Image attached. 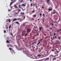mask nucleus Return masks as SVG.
Listing matches in <instances>:
<instances>
[{"label":"nucleus","mask_w":61,"mask_h":61,"mask_svg":"<svg viewBox=\"0 0 61 61\" xmlns=\"http://www.w3.org/2000/svg\"><path fill=\"white\" fill-rule=\"evenodd\" d=\"M54 36H56V33H54Z\"/></svg>","instance_id":"nucleus-47"},{"label":"nucleus","mask_w":61,"mask_h":61,"mask_svg":"<svg viewBox=\"0 0 61 61\" xmlns=\"http://www.w3.org/2000/svg\"><path fill=\"white\" fill-rule=\"evenodd\" d=\"M32 1V0H30V1L31 2V1Z\"/></svg>","instance_id":"nucleus-61"},{"label":"nucleus","mask_w":61,"mask_h":61,"mask_svg":"<svg viewBox=\"0 0 61 61\" xmlns=\"http://www.w3.org/2000/svg\"><path fill=\"white\" fill-rule=\"evenodd\" d=\"M43 34H44V36H46V34H44V33H43Z\"/></svg>","instance_id":"nucleus-32"},{"label":"nucleus","mask_w":61,"mask_h":61,"mask_svg":"<svg viewBox=\"0 0 61 61\" xmlns=\"http://www.w3.org/2000/svg\"><path fill=\"white\" fill-rule=\"evenodd\" d=\"M40 41H41V42H42V39H41L40 40Z\"/></svg>","instance_id":"nucleus-48"},{"label":"nucleus","mask_w":61,"mask_h":61,"mask_svg":"<svg viewBox=\"0 0 61 61\" xmlns=\"http://www.w3.org/2000/svg\"><path fill=\"white\" fill-rule=\"evenodd\" d=\"M40 20L39 19H38V21H39Z\"/></svg>","instance_id":"nucleus-64"},{"label":"nucleus","mask_w":61,"mask_h":61,"mask_svg":"<svg viewBox=\"0 0 61 61\" xmlns=\"http://www.w3.org/2000/svg\"><path fill=\"white\" fill-rule=\"evenodd\" d=\"M21 5V6H25V5L24 4H22V5Z\"/></svg>","instance_id":"nucleus-5"},{"label":"nucleus","mask_w":61,"mask_h":61,"mask_svg":"<svg viewBox=\"0 0 61 61\" xmlns=\"http://www.w3.org/2000/svg\"><path fill=\"white\" fill-rule=\"evenodd\" d=\"M16 23V24H18V25H20V24L19 23H18V22H15Z\"/></svg>","instance_id":"nucleus-12"},{"label":"nucleus","mask_w":61,"mask_h":61,"mask_svg":"<svg viewBox=\"0 0 61 61\" xmlns=\"http://www.w3.org/2000/svg\"><path fill=\"white\" fill-rule=\"evenodd\" d=\"M43 15L44 17H45V15L44 14H43Z\"/></svg>","instance_id":"nucleus-30"},{"label":"nucleus","mask_w":61,"mask_h":61,"mask_svg":"<svg viewBox=\"0 0 61 61\" xmlns=\"http://www.w3.org/2000/svg\"><path fill=\"white\" fill-rule=\"evenodd\" d=\"M31 7L32 6V4L31 3Z\"/></svg>","instance_id":"nucleus-44"},{"label":"nucleus","mask_w":61,"mask_h":61,"mask_svg":"<svg viewBox=\"0 0 61 61\" xmlns=\"http://www.w3.org/2000/svg\"><path fill=\"white\" fill-rule=\"evenodd\" d=\"M48 59H49V58H46V59L45 60H47Z\"/></svg>","instance_id":"nucleus-24"},{"label":"nucleus","mask_w":61,"mask_h":61,"mask_svg":"<svg viewBox=\"0 0 61 61\" xmlns=\"http://www.w3.org/2000/svg\"><path fill=\"white\" fill-rule=\"evenodd\" d=\"M40 43V41H38V42L37 44V45H38Z\"/></svg>","instance_id":"nucleus-13"},{"label":"nucleus","mask_w":61,"mask_h":61,"mask_svg":"<svg viewBox=\"0 0 61 61\" xmlns=\"http://www.w3.org/2000/svg\"><path fill=\"white\" fill-rule=\"evenodd\" d=\"M17 20V19H14L13 20V21H15L16 20Z\"/></svg>","instance_id":"nucleus-18"},{"label":"nucleus","mask_w":61,"mask_h":61,"mask_svg":"<svg viewBox=\"0 0 61 61\" xmlns=\"http://www.w3.org/2000/svg\"><path fill=\"white\" fill-rule=\"evenodd\" d=\"M25 40L24 39L23 40V41H24V42H25Z\"/></svg>","instance_id":"nucleus-52"},{"label":"nucleus","mask_w":61,"mask_h":61,"mask_svg":"<svg viewBox=\"0 0 61 61\" xmlns=\"http://www.w3.org/2000/svg\"><path fill=\"white\" fill-rule=\"evenodd\" d=\"M19 12H20L19 11H18V12H17V13L18 14V13H19Z\"/></svg>","instance_id":"nucleus-57"},{"label":"nucleus","mask_w":61,"mask_h":61,"mask_svg":"<svg viewBox=\"0 0 61 61\" xmlns=\"http://www.w3.org/2000/svg\"><path fill=\"white\" fill-rule=\"evenodd\" d=\"M42 8L43 9H44V7L43 6H42Z\"/></svg>","instance_id":"nucleus-51"},{"label":"nucleus","mask_w":61,"mask_h":61,"mask_svg":"<svg viewBox=\"0 0 61 61\" xmlns=\"http://www.w3.org/2000/svg\"><path fill=\"white\" fill-rule=\"evenodd\" d=\"M53 14H56V12H53Z\"/></svg>","instance_id":"nucleus-49"},{"label":"nucleus","mask_w":61,"mask_h":61,"mask_svg":"<svg viewBox=\"0 0 61 61\" xmlns=\"http://www.w3.org/2000/svg\"><path fill=\"white\" fill-rule=\"evenodd\" d=\"M42 30V28H41V27H40L39 28V30L40 31H41Z\"/></svg>","instance_id":"nucleus-14"},{"label":"nucleus","mask_w":61,"mask_h":61,"mask_svg":"<svg viewBox=\"0 0 61 61\" xmlns=\"http://www.w3.org/2000/svg\"><path fill=\"white\" fill-rule=\"evenodd\" d=\"M61 31V29H60V30H57V33H58V32H60V31Z\"/></svg>","instance_id":"nucleus-10"},{"label":"nucleus","mask_w":61,"mask_h":61,"mask_svg":"<svg viewBox=\"0 0 61 61\" xmlns=\"http://www.w3.org/2000/svg\"><path fill=\"white\" fill-rule=\"evenodd\" d=\"M50 0H47V4H48V5H49V1H50Z\"/></svg>","instance_id":"nucleus-4"},{"label":"nucleus","mask_w":61,"mask_h":61,"mask_svg":"<svg viewBox=\"0 0 61 61\" xmlns=\"http://www.w3.org/2000/svg\"><path fill=\"white\" fill-rule=\"evenodd\" d=\"M38 56H41V55H38Z\"/></svg>","instance_id":"nucleus-39"},{"label":"nucleus","mask_w":61,"mask_h":61,"mask_svg":"<svg viewBox=\"0 0 61 61\" xmlns=\"http://www.w3.org/2000/svg\"><path fill=\"white\" fill-rule=\"evenodd\" d=\"M56 57H55L53 58L52 60L53 61H54L55 60H56Z\"/></svg>","instance_id":"nucleus-6"},{"label":"nucleus","mask_w":61,"mask_h":61,"mask_svg":"<svg viewBox=\"0 0 61 61\" xmlns=\"http://www.w3.org/2000/svg\"><path fill=\"white\" fill-rule=\"evenodd\" d=\"M8 21H9V23H10V22H11V20L9 19L8 20Z\"/></svg>","instance_id":"nucleus-26"},{"label":"nucleus","mask_w":61,"mask_h":61,"mask_svg":"<svg viewBox=\"0 0 61 61\" xmlns=\"http://www.w3.org/2000/svg\"><path fill=\"white\" fill-rule=\"evenodd\" d=\"M25 16H24V19H25Z\"/></svg>","instance_id":"nucleus-45"},{"label":"nucleus","mask_w":61,"mask_h":61,"mask_svg":"<svg viewBox=\"0 0 61 61\" xmlns=\"http://www.w3.org/2000/svg\"><path fill=\"white\" fill-rule=\"evenodd\" d=\"M49 11H52V9L51 8V9H48Z\"/></svg>","instance_id":"nucleus-8"},{"label":"nucleus","mask_w":61,"mask_h":61,"mask_svg":"<svg viewBox=\"0 0 61 61\" xmlns=\"http://www.w3.org/2000/svg\"><path fill=\"white\" fill-rule=\"evenodd\" d=\"M26 9L25 8V9H24V10H23V9L22 8V10L23 11H25V10Z\"/></svg>","instance_id":"nucleus-28"},{"label":"nucleus","mask_w":61,"mask_h":61,"mask_svg":"<svg viewBox=\"0 0 61 61\" xmlns=\"http://www.w3.org/2000/svg\"><path fill=\"white\" fill-rule=\"evenodd\" d=\"M40 16H41V15H42V14H41V13H40Z\"/></svg>","instance_id":"nucleus-35"},{"label":"nucleus","mask_w":61,"mask_h":61,"mask_svg":"<svg viewBox=\"0 0 61 61\" xmlns=\"http://www.w3.org/2000/svg\"><path fill=\"white\" fill-rule=\"evenodd\" d=\"M9 49H10V50H11V51H12H12H13V50L12 49H11V48H9Z\"/></svg>","instance_id":"nucleus-19"},{"label":"nucleus","mask_w":61,"mask_h":61,"mask_svg":"<svg viewBox=\"0 0 61 61\" xmlns=\"http://www.w3.org/2000/svg\"><path fill=\"white\" fill-rule=\"evenodd\" d=\"M57 53H59V52L58 51H57Z\"/></svg>","instance_id":"nucleus-56"},{"label":"nucleus","mask_w":61,"mask_h":61,"mask_svg":"<svg viewBox=\"0 0 61 61\" xmlns=\"http://www.w3.org/2000/svg\"><path fill=\"white\" fill-rule=\"evenodd\" d=\"M31 31V29H27V33H28V32H30Z\"/></svg>","instance_id":"nucleus-3"},{"label":"nucleus","mask_w":61,"mask_h":61,"mask_svg":"<svg viewBox=\"0 0 61 61\" xmlns=\"http://www.w3.org/2000/svg\"><path fill=\"white\" fill-rule=\"evenodd\" d=\"M50 29L51 30H53V29H52V28L50 27Z\"/></svg>","instance_id":"nucleus-37"},{"label":"nucleus","mask_w":61,"mask_h":61,"mask_svg":"<svg viewBox=\"0 0 61 61\" xmlns=\"http://www.w3.org/2000/svg\"><path fill=\"white\" fill-rule=\"evenodd\" d=\"M15 8H18V7L16 6V5H15Z\"/></svg>","instance_id":"nucleus-16"},{"label":"nucleus","mask_w":61,"mask_h":61,"mask_svg":"<svg viewBox=\"0 0 61 61\" xmlns=\"http://www.w3.org/2000/svg\"><path fill=\"white\" fill-rule=\"evenodd\" d=\"M57 42H58V43H59V41H58Z\"/></svg>","instance_id":"nucleus-59"},{"label":"nucleus","mask_w":61,"mask_h":61,"mask_svg":"<svg viewBox=\"0 0 61 61\" xmlns=\"http://www.w3.org/2000/svg\"><path fill=\"white\" fill-rule=\"evenodd\" d=\"M53 37L54 39H55V37H54L53 36Z\"/></svg>","instance_id":"nucleus-53"},{"label":"nucleus","mask_w":61,"mask_h":61,"mask_svg":"<svg viewBox=\"0 0 61 61\" xmlns=\"http://www.w3.org/2000/svg\"><path fill=\"white\" fill-rule=\"evenodd\" d=\"M35 10H34L32 12V13H35Z\"/></svg>","instance_id":"nucleus-25"},{"label":"nucleus","mask_w":61,"mask_h":61,"mask_svg":"<svg viewBox=\"0 0 61 61\" xmlns=\"http://www.w3.org/2000/svg\"><path fill=\"white\" fill-rule=\"evenodd\" d=\"M58 38L59 40H60L61 39V38H60V37L59 36L58 37Z\"/></svg>","instance_id":"nucleus-27"},{"label":"nucleus","mask_w":61,"mask_h":61,"mask_svg":"<svg viewBox=\"0 0 61 61\" xmlns=\"http://www.w3.org/2000/svg\"><path fill=\"white\" fill-rule=\"evenodd\" d=\"M11 11V10H8V11Z\"/></svg>","instance_id":"nucleus-58"},{"label":"nucleus","mask_w":61,"mask_h":61,"mask_svg":"<svg viewBox=\"0 0 61 61\" xmlns=\"http://www.w3.org/2000/svg\"><path fill=\"white\" fill-rule=\"evenodd\" d=\"M36 15H33V16L34 17H36Z\"/></svg>","instance_id":"nucleus-17"},{"label":"nucleus","mask_w":61,"mask_h":61,"mask_svg":"<svg viewBox=\"0 0 61 61\" xmlns=\"http://www.w3.org/2000/svg\"><path fill=\"white\" fill-rule=\"evenodd\" d=\"M53 11H56V10H53Z\"/></svg>","instance_id":"nucleus-50"},{"label":"nucleus","mask_w":61,"mask_h":61,"mask_svg":"<svg viewBox=\"0 0 61 61\" xmlns=\"http://www.w3.org/2000/svg\"><path fill=\"white\" fill-rule=\"evenodd\" d=\"M34 28H36V26H34Z\"/></svg>","instance_id":"nucleus-60"},{"label":"nucleus","mask_w":61,"mask_h":61,"mask_svg":"<svg viewBox=\"0 0 61 61\" xmlns=\"http://www.w3.org/2000/svg\"><path fill=\"white\" fill-rule=\"evenodd\" d=\"M33 5H34V6H35V4H33Z\"/></svg>","instance_id":"nucleus-54"},{"label":"nucleus","mask_w":61,"mask_h":61,"mask_svg":"<svg viewBox=\"0 0 61 61\" xmlns=\"http://www.w3.org/2000/svg\"><path fill=\"white\" fill-rule=\"evenodd\" d=\"M39 48H36L35 49V47H34V49L33 50V51L34 52H37V51H38L39 50Z\"/></svg>","instance_id":"nucleus-2"},{"label":"nucleus","mask_w":61,"mask_h":61,"mask_svg":"<svg viewBox=\"0 0 61 61\" xmlns=\"http://www.w3.org/2000/svg\"><path fill=\"white\" fill-rule=\"evenodd\" d=\"M36 6H37V5H36Z\"/></svg>","instance_id":"nucleus-62"},{"label":"nucleus","mask_w":61,"mask_h":61,"mask_svg":"<svg viewBox=\"0 0 61 61\" xmlns=\"http://www.w3.org/2000/svg\"><path fill=\"white\" fill-rule=\"evenodd\" d=\"M36 7V8H37V6Z\"/></svg>","instance_id":"nucleus-63"},{"label":"nucleus","mask_w":61,"mask_h":61,"mask_svg":"<svg viewBox=\"0 0 61 61\" xmlns=\"http://www.w3.org/2000/svg\"><path fill=\"white\" fill-rule=\"evenodd\" d=\"M15 0H14V1H13V2H11V3L12 4H13V3H15Z\"/></svg>","instance_id":"nucleus-15"},{"label":"nucleus","mask_w":61,"mask_h":61,"mask_svg":"<svg viewBox=\"0 0 61 61\" xmlns=\"http://www.w3.org/2000/svg\"><path fill=\"white\" fill-rule=\"evenodd\" d=\"M17 20H18V21H19L20 20V21H21V19H20V18H19L18 19H17Z\"/></svg>","instance_id":"nucleus-11"},{"label":"nucleus","mask_w":61,"mask_h":61,"mask_svg":"<svg viewBox=\"0 0 61 61\" xmlns=\"http://www.w3.org/2000/svg\"><path fill=\"white\" fill-rule=\"evenodd\" d=\"M42 21H43V22H44V20L43 19L42 20Z\"/></svg>","instance_id":"nucleus-42"},{"label":"nucleus","mask_w":61,"mask_h":61,"mask_svg":"<svg viewBox=\"0 0 61 61\" xmlns=\"http://www.w3.org/2000/svg\"><path fill=\"white\" fill-rule=\"evenodd\" d=\"M27 33H26L25 35V36H27Z\"/></svg>","instance_id":"nucleus-40"},{"label":"nucleus","mask_w":61,"mask_h":61,"mask_svg":"<svg viewBox=\"0 0 61 61\" xmlns=\"http://www.w3.org/2000/svg\"><path fill=\"white\" fill-rule=\"evenodd\" d=\"M11 27V25H10V26L9 27V28H10Z\"/></svg>","instance_id":"nucleus-33"},{"label":"nucleus","mask_w":61,"mask_h":61,"mask_svg":"<svg viewBox=\"0 0 61 61\" xmlns=\"http://www.w3.org/2000/svg\"><path fill=\"white\" fill-rule=\"evenodd\" d=\"M17 10L18 11H19L20 12H21V10H20V9H17Z\"/></svg>","instance_id":"nucleus-9"},{"label":"nucleus","mask_w":61,"mask_h":61,"mask_svg":"<svg viewBox=\"0 0 61 61\" xmlns=\"http://www.w3.org/2000/svg\"><path fill=\"white\" fill-rule=\"evenodd\" d=\"M36 42H32V44H36Z\"/></svg>","instance_id":"nucleus-31"},{"label":"nucleus","mask_w":61,"mask_h":61,"mask_svg":"<svg viewBox=\"0 0 61 61\" xmlns=\"http://www.w3.org/2000/svg\"><path fill=\"white\" fill-rule=\"evenodd\" d=\"M9 46H11V47H12V46H13L12 45H11V44H10L9 45Z\"/></svg>","instance_id":"nucleus-22"},{"label":"nucleus","mask_w":61,"mask_h":61,"mask_svg":"<svg viewBox=\"0 0 61 61\" xmlns=\"http://www.w3.org/2000/svg\"><path fill=\"white\" fill-rule=\"evenodd\" d=\"M12 3L11 2V3L10 4V6H11V5H12Z\"/></svg>","instance_id":"nucleus-36"},{"label":"nucleus","mask_w":61,"mask_h":61,"mask_svg":"<svg viewBox=\"0 0 61 61\" xmlns=\"http://www.w3.org/2000/svg\"><path fill=\"white\" fill-rule=\"evenodd\" d=\"M25 24H23V26H25Z\"/></svg>","instance_id":"nucleus-46"},{"label":"nucleus","mask_w":61,"mask_h":61,"mask_svg":"<svg viewBox=\"0 0 61 61\" xmlns=\"http://www.w3.org/2000/svg\"><path fill=\"white\" fill-rule=\"evenodd\" d=\"M55 25L56 26H58V25H56V24H55Z\"/></svg>","instance_id":"nucleus-38"},{"label":"nucleus","mask_w":61,"mask_h":61,"mask_svg":"<svg viewBox=\"0 0 61 61\" xmlns=\"http://www.w3.org/2000/svg\"><path fill=\"white\" fill-rule=\"evenodd\" d=\"M20 6H21V5H19V8H20L21 7H20Z\"/></svg>","instance_id":"nucleus-34"},{"label":"nucleus","mask_w":61,"mask_h":61,"mask_svg":"<svg viewBox=\"0 0 61 61\" xmlns=\"http://www.w3.org/2000/svg\"><path fill=\"white\" fill-rule=\"evenodd\" d=\"M23 51H24V52L25 53V54L27 56H30L29 55V53L28 51H24V49H23Z\"/></svg>","instance_id":"nucleus-1"},{"label":"nucleus","mask_w":61,"mask_h":61,"mask_svg":"<svg viewBox=\"0 0 61 61\" xmlns=\"http://www.w3.org/2000/svg\"><path fill=\"white\" fill-rule=\"evenodd\" d=\"M6 42L7 43H10V42H9V41H8V40H7L6 41Z\"/></svg>","instance_id":"nucleus-7"},{"label":"nucleus","mask_w":61,"mask_h":61,"mask_svg":"<svg viewBox=\"0 0 61 61\" xmlns=\"http://www.w3.org/2000/svg\"><path fill=\"white\" fill-rule=\"evenodd\" d=\"M4 33H6V30H5L4 31Z\"/></svg>","instance_id":"nucleus-29"},{"label":"nucleus","mask_w":61,"mask_h":61,"mask_svg":"<svg viewBox=\"0 0 61 61\" xmlns=\"http://www.w3.org/2000/svg\"><path fill=\"white\" fill-rule=\"evenodd\" d=\"M23 0H22L20 1V3H22V2H23Z\"/></svg>","instance_id":"nucleus-41"},{"label":"nucleus","mask_w":61,"mask_h":61,"mask_svg":"<svg viewBox=\"0 0 61 61\" xmlns=\"http://www.w3.org/2000/svg\"><path fill=\"white\" fill-rule=\"evenodd\" d=\"M41 52V50H40V49H39L38 51L39 53H40V52Z\"/></svg>","instance_id":"nucleus-21"},{"label":"nucleus","mask_w":61,"mask_h":61,"mask_svg":"<svg viewBox=\"0 0 61 61\" xmlns=\"http://www.w3.org/2000/svg\"><path fill=\"white\" fill-rule=\"evenodd\" d=\"M55 38H56V36H55Z\"/></svg>","instance_id":"nucleus-55"},{"label":"nucleus","mask_w":61,"mask_h":61,"mask_svg":"<svg viewBox=\"0 0 61 61\" xmlns=\"http://www.w3.org/2000/svg\"><path fill=\"white\" fill-rule=\"evenodd\" d=\"M51 25L52 26H53V25H53V24L52 23H51Z\"/></svg>","instance_id":"nucleus-43"},{"label":"nucleus","mask_w":61,"mask_h":61,"mask_svg":"<svg viewBox=\"0 0 61 61\" xmlns=\"http://www.w3.org/2000/svg\"><path fill=\"white\" fill-rule=\"evenodd\" d=\"M22 15H24V12L22 13V12H21V15H22Z\"/></svg>","instance_id":"nucleus-20"},{"label":"nucleus","mask_w":61,"mask_h":61,"mask_svg":"<svg viewBox=\"0 0 61 61\" xmlns=\"http://www.w3.org/2000/svg\"><path fill=\"white\" fill-rule=\"evenodd\" d=\"M15 14H14V15H17V14H18V13L16 12H15Z\"/></svg>","instance_id":"nucleus-23"}]
</instances>
